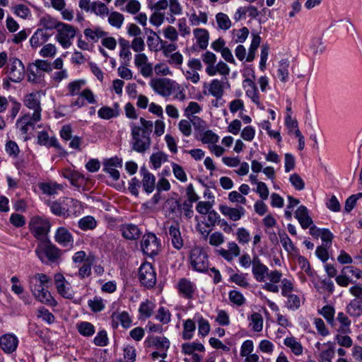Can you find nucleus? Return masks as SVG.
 I'll list each match as a JSON object with an SVG mask.
<instances>
[{"instance_id": "obj_60", "label": "nucleus", "mask_w": 362, "mask_h": 362, "mask_svg": "<svg viewBox=\"0 0 362 362\" xmlns=\"http://www.w3.org/2000/svg\"><path fill=\"white\" fill-rule=\"evenodd\" d=\"M284 296L287 298L286 304L288 309L295 310L300 308V299L297 295L288 293V296Z\"/></svg>"}, {"instance_id": "obj_64", "label": "nucleus", "mask_w": 362, "mask_h": 362, "mask_svg": "<svg viewBox=\"0 0 362 362\" xmlns=\"http://www.w3.org/2000/svg\"><path fill=\"white\" fill-rule=\"evenodd\" d=\"M98 16H105L108 13L107 6L101 1H94L92 3L91 11Z\"/></svg>"}, {"instance_id": "obj_37", "label": "nucleus", "mask_w": 362, "mask_h": 362, "mask_svg": "<svg viewBox=\"0 0 362 362\" xmlns=\"http://www.w3.org/2000/svg\"><path fill=\"white\" fill-rule=\"evenodd\" d=\"M284 344L285 346L290 348L295 355L300 356L303 354V346L301 344L293 337L285 338Z\"/></svg>"}, {"instance_id": "obj_63", "label": "nucleus", "mask_w": 362, "mask_h": 362, "mask_svg": "<svg viewBox=\"0 0 362 362\" xmlns=\"http://www.w3.org/2000/svg\"><path fill=\"white\" fill-rule=\"evenodd\" d=\"M285 125L288 129V134H297L298 131H300L298 126V122L293 119L291 114H287L285 118Z\"/></svg>"}, {"instance_id": "obj_62", "label": "nucleus", "mask_w": 362, "mask_h": 362, "mask_svg": "<svg viewBox=\"0 0 362 362\" xmlns=\"http://www.w3.org/2000/svg\"><path fill=\"white\" fill-rule=\"evenodd\" d=\"M246 276V274H234L230 276V280L239 286L246 288L249 286Z\"/></svg>"}, {"instance_id": "obj_7", "label": "nucleus", "mask_w": 362, "mask_h": 362, "mask_svg": "<svg viewBox=\"0 0 362 362\" xmlns=\"http://www.w3.org/2000/svg\"><path fill=\"white\" fill-rule=\"evenodd\" d=\"M141 250L144 254L154 257L158 255L160 244V241L154 233H148L145 234L141 242Z\"/></svg>"}, {"instance_id": "obj_54", "label": "nucleus", "mask_w": 362, "mask_h": 362, "mask_svg": "<svg viewBox=\"0 0 362 362\" xmlns=\"http://www.w3.org/2000/svg\"><path fill=\"white\" fill-rule=\"evenodd\" d=\"M182 351L185 354L191 355L194 351H204V346L201 343H185L182 345Z\"/></svg>"}, {"instance_id": "obj_56", "label": "nucleus", "mask_w": 362, "mask_h": 362, "mask_svg": "<svg viewBox=\"0 0 362 362\" xmlns=\"http://www.w3.org/2000/svg\"><path fill=\"white\" fill-rule=\"evenodd\" d=\"M334 308L330 305H325L320 310V314L322 315L332 326L334 325Z\"/></svg>"}, {"instance_id": "obj_45", "label": "nucleus", "mask_w": 362, "mask_h": 362, "mask_svg": "<svg viewBox=\"0 0 362 362\" xmlns=\"http://www.w3.org/2000/svg\"><path fill=\"white\" fill-rule=\"evenodd\" d=\"M341 273L348 275L350 279H354V282L358 279L362 281V271L358 268L353 266H346L342 269Z\"/></svg>"}, {"instance_id": "obj_42", "label": "nucleus", "mask_w": 362, "mask_h": 362, "mask_svg": "<svg viewBox=\"0 0 362 362\" xmlns=\"http://www.w3.org/2000/svg\"><path fill=\"white\" fill-rule=\"evenodd\" d=\"M155 318L163 325H167L171 320V313L168 309L161 306L156 311Z\"/></svg>"}, {"instance_id": "obj_27", "label": "nucleus", "mask_w": 362, "mask_h": 362, "mask_svg": "<svg viewBox=\"0 0 362 362\" xmlns=\"http://www.w3.org/2000/svg\"><path fill=\"white\" fill-rule=\"evenodd\" d=\"M243 88L245 89L246 95L252 100L256 105H259V97L257 88L252 80L246 78L243 82Z\"/></svg>"}, {"instance_id": "obj_43", "label": "nucleus", "mask_w": 362, "mask_h": 362, "mask_svg": "<svg viewBox=\"0 0 362 362\" xmlns=\"http://www.w3.org/2000/svg\"><path fill=\"white\" fill-rule=\"evenodd\" d=\"M154 308L155 304L153 302L146 300L140 304L139 312L143 317L148 318L152 315Z\"/></svg>"}, {"instance_id": "obj_38", "label": "nucleus", "mask_w": 362, "mask_h": 362, "mask_svg": "<svg viewBox=\"0 0 362 362\" xmlns=\"http://www.w3.org/2000/svg\"><path fill=\"white\" fill-rule=\"evenodd\" d=\"M196 329L195 322L192 319H187L183 322L182 338L185 340L191 339Z\"/></svg>"}, {"instance_id": "obj_24", "label": "nucleus", "mask_w": 362, "mask_h": 362, "mask_svg": "<svg viewBox=\"0 0 362 362\" xmlns=\"http://www.w3.org/2000/svg\"><path fill=\"white\" fill-rule=\"evenodd\" d=\"M62 175L64 178L70 181L73 186L78 188L81 187L86 182L85 176L77 170L65 169Z\"/></svg>"}, {"instance_id": "obj_8", "label": "nucleus", "mask_w": 362, "mask_h": 362, "mask_svg": "<svg viewBox=\"0 0 362 362\" xmlns=\"http://www.w3.org/2000/svg\"><path fill=\"white\" fill-rule=\"evenodd\" d=\"M139 278L141 284L146 288H153L155 286L156 274L151 264L144 262L140 266Z\"/></svg>"}, {"instance_id": "obj_2", "label": "nucleus", "mask_w": 362, "mask_h": 362, "mask_svg": "<svg viewBox=\"0 0 362 362\" xmlns=\"http://www.w3.org/2000/svg\"><path fill=\"white\" fill-rule=\"evenodd\" d=\"M50 281V277L42 273H37L28 277L29 288L35 298L42 303L54 305L56 302L47 290V284Z\"/></svg>"}, {"instance_id": "obj_32", "label": "nucleus", "mask_w": 362, "mask_h": 362, "mask_svg": "<svg viewBox=\"0 0 362 362\" xmlns=\"http://www.w3.org/2000/svg\"><path fill=\"white\" fill-rule=\"evenodd\" d=\"M193 34L197 40V44L199 48L204 50L209 45V33L204 28H196L193 30Z\"/></svg>"}, {"instance_id": "obj_46", "label": "nucleus", "mask_w": 362, "mask_h": 362, "mask_svg": "<svg viewBox=\"0 0 362 362\" xmlns=\"http://www.w3.org/2000/svg\"><path fill=\"white\" fill-rule=\"evenodd\" d=\"M84 85L85 81L83 80H76L69 83L67 86L68 93L66 95L74 96L80 95L81 88Z\"/></svg>"}, {"instance_id": "obj_30", "label": "nucleus", "mask_w": 362, "mask_h": 362, "mask_svg": "<svg viewBox=\"0 0 362 362\" xmlns=\"http://www.w3.org/2000/svg\"><path fill=\"white\" fill-rule=\"evenodd\" d=\"M141 173L143 175L141 183L144 191L148 194L151 193L155 189V176L150 173L145 168L141 169Z\"/></svg>"}, {"instance_id": "obj_3", "label": "nucleus", "mask_w": 362, "mask_h": 362, "mask_svg": "<svg viewBox=\"0 0 362 362\" xmlns=\"http://www.w3.org/2000/svg\"><path fill=\"white\" fill-rule=\"evenodd\" d=\"M35 255L45 264H52L61 257V250L48 239L41 240L35 250Z\"/></svg>"}, {"instance_id": "obj_58", "label": "nucleus", "mask_w": 362, "mask_h": 362, "mask_svg": "<svg viewBox=\"0 0 362 362\" xmlns=\"http://www.w3.org/2000/svg\"><path fill=\"white\" fill-rule=\"evenodd\" d=\"M93 264V259L90 257H87L83 264L79 268L78 276L81 279L88 277L91 274V265Z\"/></svg>"}, {"instance_id": "obj_44", "label": "nucleus", "mask_w": 362, "mask_h": 362, "mask_svg": "<svg viewBox=\"0 0 362 362\" xmlns=\"http://www.w3.org/2000/svg\"><path fill=\"white\" fill-rule=\"evenodd\" d=\"M216 21L218 29L227 30L231 27V21L226 13H218L216 15Z\"/></svg>"}, {"instance_id": "obj_61", "label": "nucleus", "mask_w": 362, "mask_h": 362, "mask_svg": "<svg viewBox=\"0 0 362 362\" xmlns=\"http://www.w3.org/2000/svg\"><path fill=\"white\" fill-rule=\"evenodd\" d=\"M13 13L21 18L26 19L31 16L30 10L24 4H17L13 7Z\"/></svg>"}, {"instance_id": "obj_57", "label": "nucleus", "mask_w": 362, "mask_h": 362, "mask_svg": "<svg viewBox=\"0 0 362 362\" xmlns=\"http://www.w3.org/2000/svg\"><path fill=\"white\" fill-rule=\"evenodd\" d=\"M228 298L230 302L238 306H242L246 302V299L244 296L240 291L236 290L230 291L228 293Z\"/></svg>"}, {"instance_id": "obj_40", "label": "nucleus", "mask_w": 362, "mask_h": 362, "mask_svg": "<svg viewBox=\"0 0 362 362\" xmlns=\"http://www.w3.org/2000/svg\"><path fill=\"white\" fill-rule=\"evenodd\" d=\"M194 319L197 320L198 324L199 334L206 337L211 329L209 321L199 315H195Z\"/></svg>"}, {"instance_id": "obj_33", "label": "nucleus", "mask_w": 362, "mask_h": 362, "mask_svg": "<svg viewBox=\"0 0 362 362\" xmlns=\"http://www.w3.org/2000/svg\"><path fill=\"white\" fill-rule=\"evenodd\" d=\"M346 312L352 317L362 315V296L351 300L346 306Z\"/></svg>"}, {"instance_id": "obj_5", "label": "nucleus", "mask_w": 362, "mask_h": 362, "mask_svg": "<svg viewBox=\"0 0 362 362\" xmlns=\"http://www.w3.org/2000/svg\"><path fill=\"white\" fill-rule=\"evenodd\" d=\"M149 85L156 93L164 97L170 96L179 89L177 83L167 78H153Z\"/></svg>"}, {"instance_id": "obj_20", "label": "nucleus", "mask_w": 362, "mask_h": 362, "mask_svg": "<svg viewBox=\"0 0 362 362\" xmlns=\"http://www.w3.org/2000/svg\"><path fill=\"white\" fill-rule=\"evenodd\" d=\"M168 233L173 247L177 250H181L184 245V240L181 235L180 224L175 222L170 225Z\"/></svg>"}, {"instance_id": "obj_55", "label": "nucleus", "mask_w": 362, "mask_h": 362, "mask_svg": "<svg viewBox=\"0 0 362 362\" xmlns=\"http://www.w3.org/2000/svg\"><path fill=\"white\" fill-rule=\"evenodd\" d=\"M337 320L340 323L339 329L343 333H349L350 332L351 320L342 312L338 313Z\"/></svg>"}, {"instance_id": "obj_17", "label": "nucleus", "mask_w": 362, "mask_h": 362, "mask_svg": "<svg viewBox=\"0 0 362 362\" xmlns=\"http://www.w3.org/2000/svg\"><path fill=\"white\" fill-rule=\"evenodd\" d=\"M219 211L223 216L233 221H237L241 219L246 212L243 206H239L233 208L225 204L219 206Z\"/></svg>"}, {"instance_id": "obj_31", "label": "nucleus", "mask_w": 362, "mask_h": 362, "mask_svg": "<svg viewBox=\"0 0 362 362\" xmlns=\"http://www.w3.org/2000/svg\"><path fill=\"white\" fill-rule=\"evenodd\" d=\"M98 117L103 119H110L115 118L119 115V106L115 103L112 107L109 106H103L98 111Z\"/></svg>"}, {"instance_id": "obj_4", "label": "nucleus", "mask_w": 362, "mask_h": 362, "mask_svg": "<svg viewBox=\"0 0 362 362\" xmlns=\"http://www.w3.org/2000/svg\"><path fill=\"white\" fill-rule=\"evenodd\" d=\"M28 228L33 236L41 241L47 239L51 224L46 218L35 216L30 219Z\"/></svg>"}, {"instance_id": "obj_53", "label": "nucleus", "mask_w": 362, "mask_h": 362, "mask_svg": "<svg viewBox=\"0 0 362 362\" xmlns=\"http://www.w3.org/2000/svg\"><path fill=\"white\" fill-rule=\"evenodd\" d=\"M84 35L92 41L97 42L100 38L106 36L107 33L104 32L100 28H96L95 30L86 28L84 30Z\"/></svg>"}, {"instance_id": "obj_52", "label": "nucleus", "mask_w": 362, "mask_h": 362, "mask_svg": "<svg viewBox=\"0 0 362 362\" xmlns=\"http://www.w3.org/2000/svg\"><path fill=\"white\" fill-rule=\"evenodd\" d=\"M78 332L84 337H90L95 333V327L88 322H82L77 325Z\"/></svg>"}, {"instance_id": "obj_41", "label": "nucleus", "mask_w": 362, "mask_h": 362, "mask_svg": "<svg viewBox=\"0 0 362 362\" xmlns=\"http://www.w3.org/2000/svg\"><path fill=\"white\" fill-rule=\"evenodd\" d=\"M168 160V155L162 151L153 153L150 157V162L154 169L159 168Z\"/></svg>"}, {"instance_id": "obj_49", "label": "nucleus", "mask_w": 362, "mask_h": 362, "mask_svg": "<svg viewBox=\"0 0 362 362\" xmlns=\"http://www.w3.org/2000/svg\"><path fill=\"white\" fill-rule=\"evenodd\" d=\"M278 234L280 242L284 250L288 253L295 251L296 247L288 235L284 231H279Z\"/></svg>"}, {"instance_id": "obj_51", "label": "nucleus", "mask_w": 362, "mask_h": 362, "mask_svg": "<svg viewBox=\"0 0 362 362\" xmlns=\"http://www.w3.org/2000/svg\"><path fill=\"white\" fill-rule=\"evenodd\" d=\"M40 189L42 192L47 195H53L57 193V191L62 187L59 185L53 182H43L40 184Z\"/></svg>"}, {"instance_id": "obj_23", "label": "nucleus", "mask_w": 362, "mask_h": 362, "mask_svg": "<svg viewBox=\"0 0 362 362\" xmlns=\"http://www.w3.org/2000/svg\"><path fill=\"white\" fill-rule=\"evenodd\" d=\"M55 241L63 247L72 246L74 238L71 233L64 227H59L54 234Z\"/></svg>"}, {"instance_id": "obj_29", "label": "nucleus", "mask_w": 362, "mask_h": 362, "mask_svg": "<svg viewBox=\"0 0 362 362\" xmlns=\"http://www.w3.org/2000/svg\"><path fill=\"white\" fill-rule=\"evenodd\" d=\"M120 230L122 236L127 240H136L141 234V231L139 227L132 223L122 225Z\"/></svg>"}, {"instance_id": "obj_14", "label": "nucleus", "mask_w": 362, "mask_h": 362, "mask_svg": "<svg viewBox=\"0 0 362 362\" xmlns=\"http://www.w3.org/2000/svg\"><path fill=\"white\" fill-rule=\"evenodd\" d=\"M203 93L221 99L224 94V82L215 78L209 83H205L203 86Z\"/></svg>"}, {"instance_id": "obj_35", "label": "nucleus", "mask_w": 362, "mask_h": 362, "mask_svg": "<svg viewBox=\"0 0 362 362\" xmlns=\"http://www.w3.org/2000/svg\"><path fill=\"white\" fill-rule=\"evenodd\" d=\"M290 62L288 59H281L279 62L277 76L282 82L288 80Z\"/></svg>"}, {"instance_id": "obj_11", "label": "nucleus", "mask_w": 362, "mask_h": 362, "mask_svg": "<svg viewBox=\"0 0 362 362\" xmlns=\"http://www.w3.org/2000/svg\"><path fill=\"white\" fill-rule=\"evenodd\" d=\"M191 264L194 269L199 272H204L208 268V257L201 248L196 247L192 250L190 253Z\"/></svg>"}, {"instance_id": "obj_12", "label": "nucleus", "mask_w": 362, "mask_h": 362, "mask_svg": "<svg viewBox=\"0 0 362 362\" xmlns=\"http://www.w3.org/2000/svg\"><path fill=\"white\" fill-rule=\"evenodd\" d=\"M176 288L179 295L188 300L193 299L197 291L196 284L186 278L180 279Z\"/></svg>"}, {"instance_id": "obj_16", "label": "nucleus", "mask_w": 362, "mask_h": 362, "mask_svg": "<svg viewBox=\"0 0 362 362\" xmlns=\"http://www.w3.org/2000/svg\"><path fill=\"white\" fill-rule=\"evenodd\" d=\"M269 270V268L261 262L257 255L253 256L252 272L256 281L258 282H264L266 274L268 273Z\"/></svg>"}, {"instance_id": "obj_26", "label": "nucleus", "mask_w": 362, "mask_h": 362, "mask_svg": "<svg viewBox=\"0 0 362 362\" xmlns=\"http://www.w3.org/2000/svg\"><path fill=\"white\" fill-rule=\"evenodd\" d=\"M295 217L303 229L308 228L313 224V220L308 214L306 206H300L295 212Z\"/></svg>"}, {"instance_id": "obj_13", "label": "nucleus", "mask_w": 362, "mask_h": 362, "mask_svg": "<svg viewBox=\"0 0 362 362\" xmlns=\"http://www.w3.org/2000/svg\"><path fill=\"white\" fill-rule=\"evenodd\" d=\"M24 105L29 109L33 110L34 120L41 119V105L39 92L31 93L25 95Z\"/></svg>"}, {"instance_id": "obj_10", "label": "nucleus", "mask_w": 362, "mask_h": 362, "mask_svg": "<svg viewBox=\"0 0 362 362\" xmlns=\"http://www.w3.org/2000/svg\"><path fill=\"white\" fill-rule=\"evenodd\" d=\"M75 35L76 30L72 25L62 23L57 29L56 39L64 48H68Z\"/></svg>"}, {"instance_id": "obj_48", "label": "nucleus", "mask_w": 362, "mask_h": 362, "mask_svg": "<svg viewBox=\"0 0 362 362\" xmlns=\"http://www.w3.org/2000/svg\"><path fill=\"white\" fill-rule=\"evenodd\" d=\"M96 226L97 222L91 216H85L78 221V227L83 230H93Z\"/></svg>"}, {"instance_id": "obj_15", "label": "nucleus", "mask_w": 362, "mask_h": 362, "mask_svg": "<svg viewBox=\"0 0 362 362\" xmlns=\"http://www.w3.org/2000/svg\"><path fill=\"white\" fill-rule=\"evenodd\" d=\"M54 279L57 292L59 295L65 298L71 299L74 296V293L71 289L69 283L66 281L64 276L62 274L57 273L54 275Z\"/></svg>"}, {"instance_id": "obj_47", "label": "nucleus", "mask_w": 362, "mask_h": 362, "mask_svg": "<svg viewBox=\"0 0 362 362\" xmlns=\"http://www.w3.org/2000/svg\"><path fill=\"white\" fill-rule=\"evenodd\" d=\"M88 305L93 313L101 312L105 308L104 300L99 296H95L93 299H89Z\"/></svg>"}, {"instance_id": "obj_36", "label": "nucleus", "mask_w": 362, "mask_h": 362, "mask_svg": "<svg viewBox=\"0 0 362 362\" xmlns=\"http://www.w3.org/2000/svg\"><path fill=\"white\" fill-rule=\"evenodd\" d=\"M48 37V35L44 33L43 30L37 29L30 39V45L33 47H37L40 45L47 42Z\"/></svg>"}, {"instance_id": "obj_6", "label": "nucleus", "mask_w": 362, "mask_h": 362, "mask_svg": "<svg viewBox=\"0 0 362 362\" xmlns=\"http://www.w3.org/2000/svg\"><path fill=\"white\" fill-rule=\"evenodd\" d=\"M168 7L170 9V16L167 17V21L170 23H173L175 21L174 16L180 15L182 11L178 0H159L150 6L152 10L158 12L165 10Z\"/></svg>"}, {"instance_id": "obj_39", "label": "nucleus", "mask_w": 362, "mask_h": 362, "mask_svg": "<svg viewBox=\"0 0 362 362\" xmlns=\"http://www.w3.org/2000/svg\"><path fill=\"white\" fill-rule=\"evenodd\" d=\"M250 320V325L255 332H261L263 329V317L259 313H253L250 317H248Z\"/></svg>"}, {"instance_id": "obj_19", "label": "nucleus", "mask_w": 362, "mask_h": 362, "mask_svg": "<svg viewBox=\"0 0 362 362\" xmlns=\"http://www.w3.org/2000/svg\"><path fill=\"white\" fill-rule=\"evenodd\" d=\"M216 252L225 260L232 262L235 257L240 255V248L236 243L231 241L227 243V249L221 247L218 249Z\"/></svg>"}, {"instance_id": "obj_21", "label": "nucleus", "mask_w": 362, "mask_h": 362, "mask_svg": "<svg viewBox=\"0 0 362 362\" xmlns=\"http://www.w3.org/2000/svg\"><path fill=\"white\" fill-rule=\"evenodd\" d=\"M18 344V339L13 334H6L0 337V348L6 354L13 353L16 350Z\"/></svg>"}, {"instance_id": "obj_1", "label": "nucleus", "mask_w": 362, "mask_h": 362, "mask_svg": "<svg viewBox=\"0 0 362 362\" xmlns=\"http://www.w3.org/2000/svg\"><path fill=\"white\" fill-rule=\"evenodd\" d=\"M130 145L132 151L139 153H144L151 145V134L153 124L152 121L146 120L144 117L140 118V125L131 122Z\"/></svg>"}, {"instance_id": "obj_59", "label": "nucleus", "mask_w": 362, "mask_h": 362, "mask_svg": "<svg viewBox=\"0 0 362 362\" xmlns=\"http://www.w3.org/2000/svg\"><path fill=\"white\" fill-rule=\"evenodd\" d=\"M108 22L112 26L119 28L123 24L124 16L119 12H112L109 15Z\"/></svg>"}, {"instance_id": "obj_9", "label": "nucleus", "mask_w": 362, "mask_h": 362, "mask_svg": "<svg viewBox=\"0 0 362 362\" xmlns=\"http://www.w3.org/2000/svg\"><path fill=\"white\" fill-rule=\"evenodd\" d=\"M6 73L9 76V79L12 82H21L24 78L25 73V67L23 62L18 58H11L9 59V64L6 66Z\"/></svg>"}, {"instance_id": "obj_18", "label": "nucleus", "mask_w": 362, "mask_h": 362, "mask_svg": "<svg viewBox=\"0 0 362 362\" xmlns=\"http://www.w3.org/2000/svg\"><path fill=\"white\" fill-rule=\"evenodd\" d=\"M281 277L282 273L281 272L278 270H269L268 273L266 274V278H267L269 281L266 282L262 288L269 292L278 293L279 288L277 284L281 281Z\"/></svg>"}, {"instance_id": "obj_22", "label": "nucleus", "mask_w": 362, "mask_h": 362, "mask_svg": "<svg viewBox=\"0 0 362 362\" xmlns=\"http://www.w3.org/2000/svg\"><path fill=\"white\" fill-rule=\"evenodd\" d=\"M132 320L126 311L114 313L111 315V325L113 329H117L121 325L124 329L132 326Z\"/></svg>"}, {"instance_id": "obj_50", "label": "nucleus", "mask_w": 362, "mask_h": 362, "mask_svg": "<svg viewBox=\"0 0 362 362\" xmlns=\"http://www.w3.org/2000/svg\"><path fill=\"white\" fill-rule=\"evenodd\" d=\"M61 23L50 16H44L40 19V25L46 30H57Z\"/></svg>"}, {"instance_id": "obj_25", "label": "nucleus", "mask_w": 362, "mask_h": 362, "mask_svg": "<svg viewBox=\"0 0 362 362\" xmlns=\"http://www.w3.org/2000/svg\"><path fill=\"white\" fill-rule=\"evenodd\" d=\"M145 343L147 344L148 346H153L158 351H164L166 353L170 347V344L168 338L158 336L148 337L145 341Z\"/></svg>"}, {"instance_id": "obj_34", "label": "nucleus", "mask_w": 362, "mask_h": 362, "mask_svg": "<svg viewBox=\"0 0 362 362\" xmlns=\"http://www.w3.org/2000/svg\"><path fill=\"white\" fill-rule=\"evenodd\" d=\"M199 139L204 144H216L219 139V136L212 130H204L199 133Z\"/></svg>"}, {"instance_id": "obj_28", "label": "nucleus", "mask_w": 362, "mask_h": 362, "mask_svg": "<svg viewBox=\"0 0 362 362\" xmlns=\"http://www.w3.org/2000/svg\"><path fill=\"white\" fill-rule=\"evenodd\" d=\"M229 66L223 61H219L217 64H214V66L206 67V73L210 76H214L216 74H220L226 78V76L230 74Z\"/></svg>"}]
</instances>
